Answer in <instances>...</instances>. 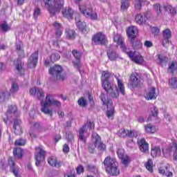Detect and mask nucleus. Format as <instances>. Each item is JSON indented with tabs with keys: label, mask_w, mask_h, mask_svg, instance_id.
<instances>
[{
	"label": "nucleus",
	"mask_w": 177,
	"mask_h": 177,
	"mask_svg": "<svg viewBox=\"0 0 177 177\" xmlns=\"http://www.w3.org/2000/svg\"><path fill=\"white\" fill-rule=\"evenodd\" d=\"M174 153L173 155V158H174V160H175V161H177V144H176V142H175L174 144Z\"/></svg>",
	"instance_id": "680f3d73"
},
{
	"label": "nucleus",
	"mask_w": 177,
	"mask_h": 177,
	"mask_svg": "<svg viewBox=\"0 0 177 177\" xmlns=\"http://www.w3.org/2000/svg\"><path fill=\"white\" fill-rule=\"evenodd\" d=\"M50 58V61L53 63H55V62H57V60L60 59V55L59 54V53H53Z\"/></svg>",
	"instance_id": "de8ad7c7"
},
{
	"label": "nucleus",
	"mask_w": 177,
	"mask_h": 177,
	"mask_svg": "<svg viewBox=\"0 0 177 177\" xmlns=\"http://www.w3.org/2000/svg\"><path fill=\"white\" fill-rule=\"evenodd\" d=\"M127 34L129 39H133L136 38V34H138V28L136 26H131L127 30Z\"/></svg>",
	"instance_id": "a878e982"
},
{
	"label": "nucleus",
	"mask_w": 177,
	"mask_h": 177,
	"mask_svg": "<svg viewBox=\"0 0 177 177\" xmlns=\"http://www.w3.org/2000/svg\"><path fill=\"white\" fill-rule=\"evenodd\" d=\"M153 9L157 12L158 15L161 14L162 10H161V6L160 4H155L153 5Z\"/></svg>",
	"instance_id": "4d7b16f0"
},
{
	"label": "nucleus",
	"mask_w": 177,
	"mask_h": 177,
	"mask_svg": "<svg viewBox=\"0 0 177 177\" xmlns=\"http://www.w3.org/2000/svg\"><path fill=\"white\" fill-rule=\"evenodd\" d=\"M0 27L3 32H8V31H10V26H9L8 23L5 21L0 24Z\"/></svg>",
	"instance_id": "49530a36"
},
{
	"label": "nucleus",
	"mask_w": 177,
	"mask_h": 177,
	"mask_svg": "<svg viewBox=\"0 0 177 177\" xmlns=\"http://www.w3.org/2000/svg\"><path fill=\"white\" fill-rule=\"evenodd\" d=\"M8 165H10V169L12 170V172L14 174L15 176L21 177L20 174H19V171L15 167V166L16 165V162L13 161V158H12V157H10L8 158Z\"/></svg>",
	"instance_id": "cd10ccee"
},
{
	"label": "nucleus",
	"mask_w": 177,
	"mask_h": 177,
	"mask_svg": "<svg viewBox=\"0 0 177 177\" xmlns=\"http://www.w3.org/2000/svg\"><path fill=\"white\" fill-rule=\"evenodd\" d=\"M38 63V51L33 53L28 60V67L29 68H34L37 66Z\"/></svg>",
	"instance_id": "2eb2a0df"
},
{
	"label": "nucleus",
	"mask_w": 177,
	"mask_h": 177,
	"mask_svg": "<svg viewBox=\"0 0 177 177\" xmlns=\"http://www.w3.org/2000/svg\"><path fill=\"white\" fill-rule=\"evenodd\" d=\"M21 120L19 119L14 120L13 129L14 133H15V135H21V133H23V130L21 129Z\"/></svg>",
	"instance_id": "412c9836"
},
{
	"label": "nucleus",
	"mask_w": 177,
	"mask_h": 177,
	"mask_svg": "<svg viewBox=\"0 0 177 177\" xmlns=\"http://www.w3.org/2000/svg\"><path fill=\"white\" fill-rule=\"evenodd\" d=\"M135 21L137 23V24L140 25L145 24L146 23V19L141 14H138L136 16Z\"/></svg>",
	"instance_id": "c9c22d12"
},
{
	"label": "nucleus",
	"mask_w": 177,
	"mask_h": 177,
	"mask_svg": "<svg viewBox=\"0 0 177 177\" xmlns=\"http://www.w3.org/2000/svg\"><path fill=\"white\" fill-rule=\"evenodd\" d=\"M113 77V74L110 73L109 71H104L102 73L101 82L102 84V88L106 93L113 92V86L110 82V79Z\"/></svg>",
	"instance_id": "423d86ee"
},
{
	"label": "nucleus",
	"mask_w": 177,
	"mask_h": 177,
	"mask_svg": "<svg viewBox=\"0 0 177 177\" xmlns=\"http://www.w3.org/2000/svg\"><path fill=\"white\" fill-rule=\"evenodd\" d=\"M62 34H63L62 29H57L55 30V37H57V38H60V37H62Z\"/></svg>",
	"instance_id": "0e129e2a"
},
{
	"label": "nucleus",
	"mask_w": 177,
	"mask_h": 177,
	"mask_svg": "<svg viewBox=\"0 0 177 177\" xmlns=\"http://www.w3.org/2000/svg\"><path fill=\"white\" fill-rule=\"evenodd\" d=\"M146 168L149 172H153V161L151 159L148 160L146 164Z\"/></svg>",
	"instance_id": "603ef678"
},
{
	"label": "nucleus",
	"mask_w": 177,
	"mask_h": 177,
	"mask_svg": "<svg viewBox=\"0 0 177 177\" xmlns=\"http://www.w3.org/2000/svg\"><path fill=\"white\" fill-rule=\"evenodd\" d=\"M163 40L162 45L163 46H167V44H169V38L172 37V32L169 29H165L162 32Z\"/></svg>",
	"instance_id": "4be33fe9"
},
{
	"label": "nucleus",
	"mask_w": 177,
	"mask_h": 177,
	"mask_svg": "<svg viewBox=\"0 0 177 177\" xmlns=\"http://www.w3.org/2000/svg\"><path fill=\"white\" fill-rule=\"evenodd\" d=\"M45 8L48 9L51 15H55L57 12H60L63 8L64 1L63 0H43Z\"/></svg>",
	"instance_id": "20e7f679"
},
{
	"label": "nucleus",
	"mask_w": 177,
	"mask_h": 177,
	"mask_svg": "<svg viewBox=\"0 0 177 177\" xmlns=\"http://www.w3.org/2000/svg\"><path fill=\"white\" fill-rule=\"evenodd\" d=\"M16 49L20 57H24V50L23 49V44L21 41L16 43Z\"/></svg>",
	"instance_id": "473e14b6"
},
{
	"label": "nucleus",
	"mask_w": 177,
	"mask_h": 177,
	"mask_svg": "<svg viewBox=\"0 0 177 177\" xmlns=\"http://www.w3.org/2000/svg\"><path fill=\"white\" fill-rule=\"evenodd\" d=\"M63 151H64V153H68V151H70V147H68V145H67V144L64 145Z\"/></svg>",
	"instance_id": "338daca9"
},
{
	"label": "nucleus",
	"mask_w": 177,
	"mask_h": 177,
	"mask_svg": "<svg viewBox=\"0 0 177 177\" xmlns=\"http://www.w3.org/2000/svg\"><path fill=\"white\" fill-rule=\"evenodd\" d=\"M144 45L146 48H151V46H153V43L150 41H145Z\"/></svg>",
	"instance_id": "774afa93"
},
{
	"label": "nucleus",
	"mask_w": 177,
	"mask_h": 177,
	"mask_svg": "<svg viewBox=\"0 0 177 177\" xmlns=\"http://www.w3.org/2000/svg\"><path fill=\"white\" fill-rule=\"evenodd\" d=\"M145 131H147L148 133H155V132L157 131V129H156V127L148 124L145 126Z\"/></svg>",
	"instance_id": "37998d69"
},
{
	"label": "nucleus",
	"mask_w": 177,
	"mask_h": 177,
	"mask_svg": "<svg viewBox=\"0 0 177 177\" xmlns=\"http://www.w3.org/2000/svg\"><path fill=\"white\" fill-rule=\"evenodd\" d=\"M113 46L110 45L109 46V49L107 50V56L108 59L111 60V62H114L115 60H117L118 57H120L118 53L114 50V49L111 48Z\"/></svg>",
	"instance_id": "aec40b11"
},
{
	"label": "nucleus",
	"mask_w": 177,
	"mask_h": 177,
	"mask_svg": "<svg viewBox=\"0 0 177 177\" xmlns=\"http://www.w3.org/2000/svg\"><path fill=\"white\" fill-rule=\"evenodd\" d=\"M62 15L64 17L68 19V20H72L74 15V10L70 8H66L62 10Z\"/></svg>",
	"instance_id": "bb28decb"
},
{
	"label": "nucleus",
	"mask_w": 177,
	"mask_h": 177,
	"mask_svg": "<svg viewBox=\"0 0 177 177\" xmlns=\"http://www.w3.org/2000/svg\"><path fill=\"white\" fill-rule=\"evenodd\" d=\"M45 154H46V152L44 149H42V147H36L35 160L36 161L35 165L37 167H39V165H41V162H44V160H45Z\"/></svg>",
	"instance_id": "9d476101"
},
{
	"label": "nucleus",
	"mask_w": 177,
	"mask_h": 177,
	"mask_svg": "<svg viewBox=\"0 0 177 177\" xmlns=\"http://www.w3.org/2000/svg\"><path fill=\"white\" fill-rule=\"evenodd\" d=\"M48 162L51 167H55V168H60L62 165L60 162H57V159L55 157H50L48 159Z\"/></svg>",
	"instance_id": "2f4dec72"
},
{
	"label": "nucleus",
	"mask_w": 177,
	"mask_h": 177,
	"mask_svg": "<svg viewBox=\"0 0 177 177\" xmlns=\"http://www.w3.org/2000/svg\"><path fill=\"white\" fill-rule=\"evenodd\" d=\"M79 9L86 17L91 19V20H97V13L93 12V8L91 7L82 5L79 6Z\"/></svg>",
	"instance_id": "0eeeda50"
},
{
	"label": "nucleus",
	"mask_w": 177,
	"mask_h": 177,
	"mask_svg": "<svg viewBox=\"0 0 177 177\" xmlns=\"http://www.w3.org/2000/svg\"><path fill=\"white\" fill-rule=\"evenodd\" d=\"M30 94L32 96H36L39 100H41V104H44V99H45V93L42 88L34 87L30 89Z\"/></svg>",
	"instance_id": "f8f14e48"
},
{
	"label": "nucleus",
	"mask_w": 177,
	"mask_h": 177,
	"mask_svg": "<svg viewBox=\"0 0 177 177\" xmlns=\"http://www.w3.org/2000/svg\"><path fill=\"white\" fill-rule=\"evenodd\" d=\"M151 31L154 35H158V34H160V28H158L157 27L151 28Z\"/></svg>",
	"instance_id": "e2e57ef3"
},
{
	"label": "nucleus",
	"mask_w": 177,
	"mask_h": 177,
	"mask_svg": "<svg viewBox=\"0 0 177 177\" xmlns=\"http://www.w3.org/2000/svg\"><path fill=\"white\" fill-rule=\"evenodd\" d=\"M138 145L142 153H145V154L149 153V143L146 142L145 138L138 140Z\"/></svg>",
	"instance_id": "a211bd4d"
},
{
	"label": "nucleus",
	"mask_w": 177,
	"mask_h": 177,
	"mask_svg": "<svg viewBox=\"0 0 177 177\" xmlns=\"http://www.w3.org/2000/svg\"><path fill=\"white\" fill-rule=\"evenodd\" d=\"M103 164L106 172L111 176H117L120 175V169H118V163L115 158L107 156L105 158Z\"/></svg>",
	"instance_id": "f03ea898"
},
{
	"label": "nucleus",
	"mask_w": 177,
	"mask_h": 177,
	"mask_svg": "<svg viewBox=\"0 0 177 177\" xmlns=\"http://www.w3.org/2000/svg\"><path fill=\"white\" fill-rule=\"evenodd\" d=\"M157 97V94L156 93V88L151 87L150 90L145 95V99L147 100H153Z\"/></svg>",
	"instance_id": "c85d7f7f"
},
{
	"label": "nucleus",
	"mask_w": 177,
	"mask_h": 177,
	"mask_svg": "<svg viewBox=\"0 0 177 177\" xmlns=\"http://www.w3.org/2000/svg\"><path fill=\"white\" fill-rule=\"evenodd\" d=\"M119 136H120V138H125V137H128V138H136V136H138V132L133 131V130H125L124 129H120L119 130Z\"/></svg>",
	"instance_id": "4468645a"
},
{
	"label": "nucleus",
	"mask_w": 177,
	"mask_h": 177,
	"mask_svg": "<svg viewBox=\"0 0 177 177\" xmlns=\"http://www.w3.org/2000/svg\"><path fill=\"white\" fill-rule=\"evenodd\" d=\"M92 41L95 45H104L106 44V36L102 32H98L92 37Z\"/></svg>",
	"instance_id": "ddd939ff"
},
{
	"label": "nucleus",
	"mask_w": 177,
	"mask_h": 177,
	"mask_svg": "<svg viewBox=\"0 0 177 177\" xmlns=\"http://www.w3.org/2000/svg\"><path fill=\"white\" fill-rule=\"evenodd\" d=\"M75 21H76V26L79 28V30L83 34H86V32H88V30H86V23L80 19H77V18H75Z\"/></svg>",
	"instance_id": "393cba45"
},
{
	"label": "nucleus",
	"mask_w": 177,
	"mask_h": 177,
	"mask_svg": "<svg viewBox=\"0 0 177 177\" xmlns=\"http://www.w3.org/2000/svg\"><path fill=\"white\" fill-rule=\"evenodd\" d=\"M5 115L7 120H10V118H13V117H17V115H19V113H17V106H16V105L9 106Z\"/></svg>",
	"instance_id": "dca6fc26"
},
{
	"label": "nucleus",
	"mask_w": 177,
	"mask_h": 177,
	"mask_svg": "<svg viewBox=\"0 0 177 177\" xmlns=\"http://www.w3.org/2000/svg\"><path fill=\"white\" fill-rule=\"evenodd\" d=\"M158 59L159 60V63L162 67H164L167 66V64L168 63V58L162 55H158Z\"/></svg>",
	"instance_id": "e433bc0d"
},
{
	"label": "nucleus",
	"mask_w": 177,
	"mask_h": 177,
	"mask_svg": "<svg viewBox=\"0 0 177 177\" xmlns=\"http://www.w3.org/2000/svg\"><path fill=\"white\" fill-rule=\"evenodd\" d=\"M118 81V88H115L114 91V88H113V91L111 92H109L110 93L111 97H114L117 99L118 96H120V93L122 95H125V86L122 83V80L120 79H117Z\"/></svg>",
	"instance_id": "1a4fd4ad"
},
{
	"label": "nucleus",
	"mask_w": 177,
	"mask_h": 177,
	"mask_svg": "<svg viewBox=\"0 0 177 177\" xmlns=\"http://www.w3.org/2000/svg\"><path fill=\"white\" fill-rule=\"evenodd\" d=\"M77 103L81 107H85L86 106V101L84 98L79 99Z\"/></svg>",
	"instance_id": "6e6d98bb"
},
{
	"label": "nucleus",
	"mask_w": 177,
	"mask_h": 177,
	"mask_svg": "<svg viewBox=\"0 0 177 177\" xmlns=\"http://www.w3.org/2000/svg\"><path fill=\"white\" fill-rule=\"evenodd\" d=\"M50 106H55V107H61L62 103L57 100L53 99V96L50 94H47L46 96V101L44 104H41V111L44 114H48L50 117L53 115V111L50 109Z\"/></svg>",
	"instance_id": "f257e3e1"
},
{
	"label": "nucleus",
	"mask_w": 177,
	"mask_h": 177,
	"mask_svg": "<svg viewBox=\"0 0 177 177\" xmlns=\"http://www.w3.org/2000/svg\"><path fill=\"white\" fill-rule=\"evenodd\" d=\"M129 85L132 88H136L140 85V76L138 73H133L129 80Z\"/></svg>",
	"instance_id": "f3484780"
},
{
	"label": "nucleus",
	"mask_w": 177,
	"mask_h": 177,
	"mask_svg": "<svg viewBox=\"0 0 177 177\" xmlns=\"http://www.w3.org/2000/svg\"><path fill=\"white\" fill-rule=\"evenodd\" d=\"M27 143V140L24 138H19L15 141L16 146H24Z\"/></svg>",
	"instance_id": "8fccbe9b"
},
{
	"label": "nucleus",
	"mask_w": 177,
	"mask_h": 177,
	"mask_svg": "<svg viewBox=\"0 0 177 177\" xmlns=\"http://www.w3.org/2000/svg\"><path fill=\"white\" fill-rule=\"evenodd\" d=\"M163 9L165 12H167L171 16H175L176 15V8L171 5L165 6Z\"/></svg>",
	"instance_id": "72a5a7b5"
},
{
	"label": "nucleus",
	"mask_w": 177,
	"mask_h": 177,
	"mask_svg": "<svg viewBox=\"0 0 177 177\" xmlns=\"http://www.w3.org/2000/svg\"><path fill=\"white\" fill-rule=\"evenodd\" d=\"M167 73L169 74H172V75H174L175 73H177V62L176 61H172L169 64Z\"/></svg>",
	"instance_id": "c756f323"
},
{
	"label": "nucleus",
	"mask_w": 177,
	"mask_h": 177,
	"mask_svg": "<svg viewBox=\"0 0 177 177\" xmlns=\"http://www.w3.org/2000/svg\"><path fill=\"white\" fill-rule=\"evenodd\" d=\"M66 139L68 140V142H71V140L74 139V135H73V133H71V131H68L66 133Z\"/></svg>",
	"instance_id": "13d9d810"
},
{
	"label": "nucleus",
	"mask_w": 177,
	"mask_h": 177,
	"mask_svg": "<svg viewBox=\"0 0 177 177\" xmlns=\"http://www.w3.org/2000/svg\"><path fill=\"white\" fill-rule=\"evenodd\" d=\"M92 142L93 143L88 145V151L91 153H95V149H98L101 152L105 151L106 145L102 142V138L99 136L97 133H92Z\"/></svg>",
	"instance_id": "7ed1b4c3"
},
{
	"label": "nucleus",
	"mask_w": 177,
	"mask_h": 177,
	"mask_svg": "<svg viewBox=\"0 0 177 177\" xmlns=\"http://www.w3.org/2000/svg\"><path fill=\"white\" fill-rule=\"evenodd\" d=\"M39 15H41V10L38 8H35L34 10L33 17L37 19Z\"/></svg>",
	"instance_id": "bf43d9fd"
},
{
	"label": "nucleus",
	"mask_w": 177,
	"mask_h": 177,
	"mask_svg": "<svg viewBox=\"0 0 177 177\" xmlns=\"http://www.w3.org/2000/svg\"><path fill=\"white\" fill-rule=\"evenodd\" d=\"M136 2L135 8L137 9V10H140L142 8V3H143V2H146V0H136Z\"/></svg>",
	"instance_id": "864d4df0"
},
{
	"label": "nucleus",
	"mask_w": 177,
	"mask_h": 177,
	"mask_svg": "<svg viewBox=\"0 0 177 177\" xmlns=\"http://www.w3.org/2000/svg\"><path fill=\"white\" fill-rule=\"evenodd\" d=\"M125 53L128 55L129 57L136 64H143V57L137 52H132L129 48L126 49Z\"/></svg>",
	"instance_id": "9b49d317"
},
{
	"label": "nucleus",
	"mask_w": 177,
	"mask_h": 177,
	"mask_svg": "<svg viewBox=\"0 0 177 177\" xmlns=\"http://www.w3.org/2000/svg\"><path fill=\"white\" fill-rule=\"evenodd\" d=\"M86 169L89 172H97V167H96V165L91 163H87L86 165Z\"/></svg>",
	"instance_id": "79ce46f5"
},
{
	"label": "nucleus",
	"mask_w": 177,
	"mask_h": 177,
	"mask_svg": "<svg viewBox=\"0 0 177 177\" xmlns=\"http://www.w3.org/2000/svg\"><path fill=\"white\" fill-rule=\"evenodd\" d=\"M19 91V85L16 83H12L11 88L10 89V93H16Z\"/></svg>",
	"instance_id": "3c124183"
},
{
	"label": "nucleus",
	"mask_w": 177,
	"mask_h": 177,
	"mask_svg": "<svg viewBox=\"0 0 177 177\" xmlns=\"http://www.w3.org/2000/svg\"><path fill=\"white\" fill-rule=\"evenodd\" d=\"M113 41L114 42H116L118 45L120 46V48H122V50L123 52H125L127 50V46L124 44V39H122V37L120 36V35L116 34L113 36Z\"/></svg>",
	"instance_id": "5701e85b"
},
{
	"label": "nucleus",
	"mask_w": 177,
	"mask_h": 177,
	"mask_svg": "<svg viewBox=\"0 0 177 177\" xmlns=\"http://www.w3.org/2000/svg\"><path fill=\"white\" fill-rule=\"evenodd\" d=\"M76 61H73V65L76 68H81V64L80 63V59H81L82 54L77 50H73L72 52Z\"/></svg>",
	"instance_id": "b1692460"
},
{
	"label": "nucleus",
	"mask_w": 177,
	"mask_h": 177,
	"mask_svg": "<svg viewBox=\"0 0 177 177\" xmlns=\"http://www.w3.org/2000/svg\"><path fill=\"white\" fill-rule=\"evenodd\" d=\"M13 154L16 158L20 160L23 157V151L20 149H15L13 151Z\"/></svg>",
	"instance_id": "a18cd8bd"
},
{
	"label": "nucleus",
	"mask_w": 177,
	"mask_h": 177,
	"mask_svg": "<svg viewBox=\"0 0 177 177\" xmlns=\"http://www.w3.org/2000/svg\"><path fill=\"white\" fill-rule=\"evenodd\" d=\"M129 8V0H121L120 10L122 12H125L127 9Z\"/></svg>",
	"instance_id": "a19ab883"
},
{
	"label": "nucleus",
	"mask_w": 177,
	"mask_h": 177,
	"mask_svg": "<svg viewBox=\"0 0 177 177\" xmlns=\"http://www.w3.org/2000/svg\"><path fill=\"white\" fill-rule=\"evenodd\" d=\"M49 73L55 80L64 81V78H66V76L63 74V68L60 65H55L51 67L49 70Z\"/></svg>",
	"instance_id": "6e6552de"
},
{
	"label": "nucleus",
	"mask_w": 177,
	"mask_h": 177,
	"mask_svg": "<svg viewBox=\"0 0 177 177\" xmlns=\"http://www.w3.org/2000/svg\"><path fill=\"white\" fill-rule=\"evenodd\" d=\"M84 166H82V165H80L76 168L77 174H78V175H80V174H82L84 172Z\"/></svg>",
	"instance_id": "052dcab7"
},
{
	"label": "nucleus",
	"mask_w": 177,
	"mask_h": 177,
	"mask_svg": "<svg viewBox=\"0 0 177 177\" xmlns=\"http://www.w3.org/2000/svg\"><path fill=\"white\" fill-rule=\"evenodd\" d=\"M6 99V93L5 91H0V103H3Z\"/></svg>",
	"instance_id": "5fc2aeb1"
},
{
	"label": "nucleus",
	"mask_w": 177,
	"mask_h": 177,
	"mask_svg": "<svg viewBox=\"0 0 177 177\" xmlns=\"http://www.w3.org/2000/svg\"><path fill=\"white\" fill-rule=\"evenodd\" d=\"M75 30L71 29H66V38L68 39H74L75 38Z\"/></svg>",
	"instance_id": "ea45409f"
},
{
	"label": "nucleus",
	"mask_w": 177,
	"mask_h": 177,
	"mask_svg": "<svg viewBox=\"0 0 177 177\" xmlns=\"http://www.w3.org/2000/svg\"><path fill=\"white\" fill-rule=\"evenodd\" d=\"M100 100L102 102V104H104V106H107V104H113V101H111V99L106 97V95L104 93L101 94Z\"/></svg>",
	"instance_id": "4c0bfd02"
},
{
	"label": "nucleus",
	"mask_w": 177,
	"mask_h": 177,
	"mask_svg": "<svg viewBox=\"0 0 177 177\" xmlns=\"http://www.w3.org/2000/svg\"><path fill=\"white\" fill-rule=\"evenodd\" d=\"M53 26L55 28V30H62V25L57 22H55L54 24H53Z\"/></svg>",
	"instance_id": "69168bd1"
},
{
	"label": "nucleus",
	"mask_w": 177,
	"mask_h": 177,
	"mask_svg": "<svg viewBox=\"0 0 177 177\" xmlns=\"http://www.w3.org/2000/svg\"><path fill=\"white\" fill-rule=\"evenodd\" d=\"M151 156L153 157L161 156V148H160V147H153L151 148Z\"/></svg>",
	"instance_id": "f704fd0d"
},
{
	"label": "nucleus",
	"mask_w": 177,
	"mask_h": 177,
	"mask_svg": "<svg viewBox=\"0 0 177 177\" xmlns=\"http://www.w3.org/2000/svg\"><path fill=\"white\" fill-rule=\"evenodd\" d=\"M114 107L111 106V108H109L106 111V116L109 120H113L114 118Z\"/></svg>",
	"instance_id": "c03bdc74"
},
{
	"label": "nucleus",
	"mask_w": 177,
	"mask_h": 177,
	"mask_svg": "<svg viewBox=\"0 0 177 177\" xmlns=\"http://www.w3.org/2000/svg\"><path fill=\"white\" fill-rule=\"evenodd\" d=\"M117 155L124 165H128V164H129V158L128 156L125 155V152L123 149H118Z\"/></svg>",
	"instance_id": "6ab92c4d"
},
{
	"label": "nucleus",
	"mask_w": 177,
	"mask_h": 177,
	"mask_svg": "<svg viewBox=\"0 0 177 177\" xmlns=\"http://www.w3.org/2000/svg\"><path fill=\"white\" fill-rule=\"evenodd\" d=\"M169 85L174 88V89L177 88V77H172L169 80Z\"/></svg>",
	"instance_id": "09e8293b"
},
{
	"label": "nucleus",
	"mask_w": 177,
	"mask_h": 177,
	"mask_svg": "<svg viewBox=\"0 0 177 177\" xmlns=\"http://www.w3.org/2000/svg\"><path fill=\"white\" fill-rule=\"evenodd\" d=\"M157 115H158V109L156 106H153L151 108V116L149 117L148 121H151V117L157 118Z\"/></svg>",
	"instance_id": "58836bf2"
},
{
	"label": "nucleus",
	"mask_w": 177,
	"mask_h": 177,
	"mask_svg": "<svg viewBox=\"0 0 177 177\" xmlns=\"http://www.w3.org/2000/svg\"><path fill=\"white\" fill-rule=\"evenodd\" d=\"M131 44L134 50L142 49V42L139 39L134 38L131 39Z\"/></svg>",
	"instance_id": "7c9ffc66"
},
{
	"label": "nucleus",
	"mask_w": 177,
	"mask_h": 177,
	"mask_svg": "<svg viewBox=\"0 0 177 177\" xmlns=\"http://www.w3.org/2000/svg\"><path fill=\"white\" fill-rule=\"evenodd\" d=\"M95 129V123L87 121L86 124H84L80 129H79V139L83 143H86V139H88V136H89V133H88V129Z\"/></svg>",
	"instance_id": "39448f33"
}]
</instances>
